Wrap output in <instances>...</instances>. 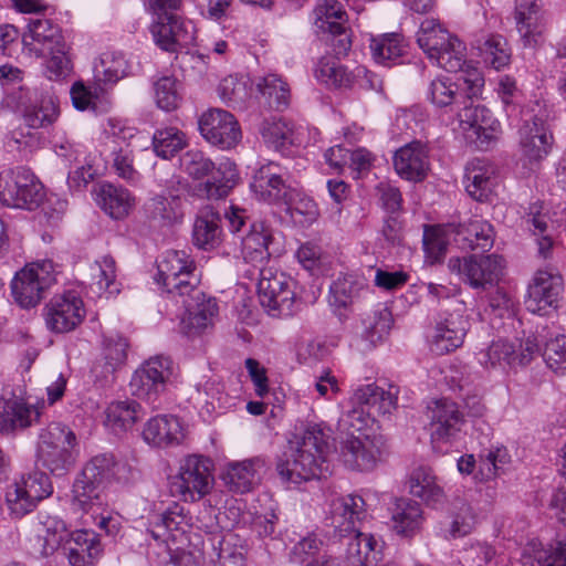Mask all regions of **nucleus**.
Wrapping results in <instances>:
<instances>
[{
  "mask_svg": "<svg viewBox=\"0 0 566 566\" xmlns=\"http://www.w3.org/2000/svg\"><path fill=\"white\" fill-rule=\"evenodd\" d=\"M464 82L470 84L469 92L449 76H437L426 87V99L434 108L457 111L458 126L453 129L478 149L488 150L497 140L501 124L485 106L472 103V96L483 86V77L474 72L472 78H464Z\"/></svg>",
  "mask_w": 566,
  "mask_h": 566,
  "instance_id": "f257e3e1",
  "label": "nucleus"
},
{
  "mask_svg": "<svg viewBox=\"0 0 566 566\" xmlns=\"http://www.w3.org/2000/svg\"><path fill=\"white\" fill-rule=\"evenodd\" d=\"M331 438L332 430L325 423H307L303 432L289 442V449L277 461L276 470L282 481L301 484L325 478Z\"/></svg>",
  "mask_w": 566,
  "mask_h": 566,
  "instance_id": "f03ea898",
  "label": "nucleus"
},
{
  "mask_svg": "<svg viewBox=\"0 0 566 566\" xmlns=\"http://www.w3.org/2000/svg\"><path fill=\"white\" fill-rule=\"evenodd\" d=\"M180 169L199 182L193 193L200 199L221 200L229 196L239 182L237 165L230 159L216 165L199 149H189L179 158Z\"/></svg>",
  "mask_w": 566,
  "mask_h": 566,
  "instance_id": "7ed1b4c3",
  "label": "nucleus"
},
{
  "mask_svg": "<svg viewBox=\"0 0 566 566\" xmlns=\"http://www.w3.org/2000/svg\"><path fill=\"white\" fill-rule=\"evenodd\" d=\"M80 454L74 431L62 422H51L38 436L36 462L54 476L66 475Z\"/></svg>",
  "mask_w": 566,
  "mask_h": 566,
  "instance_id": "20e7f679",
  "label": "nucleus"
},
{
  "mask_svg": "<svg viewBox=\"0 0 566 566\" xmlns=\"http://www.w3.org/2000/svg\"><path fill=\"white\" fill-rule=\"evenodd\" d=\"M117 471L118 463L112 454L93 457L73 483L71 509L74 512H97L104 504L103 490Z\"/></svg>",
  "mask_w": 566,
  "mask_h": 566,
  "instance_id": "39448f33",
  "label": "nucleus"
},
{
  "mask_svg": "<svg viewBox=\"0 0 566 566\" xmlns=\"http://www.w3.org/2000/svg\"><path fill=\"white\" fill-rule=\"evenodd\" d=\"M213 463L203 455L190 454L180 461L178 473L169 478V492L184 502H198L214 484Z\"/></svg>",
  "mask_w": 566,
  "mask_h": 566,
  "instance_id": "423d86ee",
  "label": "nucleus"
},
{
  "mask_svg": "<svg viewBox=\"0 0 566 566\" xmlns=\"http://www.w3.org/2000/svg\"><path fill=\"white\" fill-rule=\"evenodd\" d=\"M518 145L523 158L533 167L552 151L554 137L546 122V112L538 103L520 109Z\"/></svg>",
  "mask_w": 566,
  "mask_h": 566,
  "instance_id": "0eeeda50",
  "label": "nucleus"
},
{
  "mask_svg": "<svg viewBox=\"0 0 566 566\" xmlns=\"http://www.w3.org/2000/svg\"><path fill=\"white\" fill-rule=\"evenodd\" d=\"M196 271L195 261L185 251L170 250L157 262L154 280L161 292L174 298L185 297L189 290L200 283Z\"/></svg>",
  "mask_w": 566,
  "mask_h": 566,
  "instance_id": "6e6552de",
  "label": "nucleus"
},
{
  "mask_svg": "<svg viewBox=\"0 0 566 566\" xmlns=\"http://www.w3.org/2000/svg\"><path fill=\"white\" fill-rule=\"evenodd\" d=\"M171 359L163 355L145 360L132 375V395L144 400L153 410L159 408L160 397L166 391L171 376Z\"/></svg>",
  "mask_w": 566,
  "mask_h": 566,
  "instance_id": "1a4fd4ad",
  "label": "nucleus"
},
{
  "mask_svg": "<svg viewBox=\"0 0 566 566\" xmlns=\"http://www.w3.org/2000/svg\"><path fill=\"white\" fill-rule=\"evenodd\" d=\"M53 493L50 478L42 471L22 474L7 486L6 504L11 516L21 518Z\"/></svg>",
  "mask_w": 566,
  "mask_h": 566,
  "instance_id": "9d476101",
  "label": "nucleus"
},
{
  "mask_svg": "<svg viewBox=\"0 0 566 566\" xmlns=\"http://www.w3.org/2000/svg\"><path fill=\"white\" fill-rule=\"evenodd\" d=\"M55 282L54 264L50 260L33 262L18 271L10 289L13 301L21 308H33L43 298V293Z\"/></svg>",
  "mask_w": 566,
  "mask_h": 566,
  "instance_id": "9b49d317",
  "label": "nucleus"
},
{
  "mask_svg": "<svg viewBox=\"0 0 566 566\" xmlns=\"http://www.w3.org/2000/svg\"><path fill=\"white\" fill-rule=\"evenodd\" d=\"M43 198V186L29 169L20 167L0 174V202L3 206L33 210Z\"/></svg>",
  "mask_w": 566,
  "mask_h": 566,
  "instance_id": "f8f14e48",
  "label": "nucleus"
},
{
  "mask_svg": "<svg viewBox=\"0 0 566 566\" xmlns=\"http://www.w3.org/2000/svg\"><path fill=\"white\" fill-rule=\"evenodd\" d=\"M448 269L472 289L486 290L497 284L504 269V260L496 254L450 258Z\"/></svg>",
  "mask_w": 566,
  "mask_h": 566,
  "instance_id": "ddd939ff",
  "label": "nucleus"
},
{
  "mask_svg": "<svg viewBox=\"0 0 566 566\" xmlns=\"http://www.w3.org/2000/svg\"><path fill=\"white\" fill-rule=\"evenodd\" d=\"M563 292L564 280L557 270H537L527 286L525 308L533 314L548 315L559 307Z\"/></svg>",
  "mask_w": 566,
  "mask_h": 566,
  "instance_id": "4468645a",
  "label": "nucleus"
},
{
  "mask_svg": "<svg viewBox=\"0 0 566 566\" xmlns=\"http://www.w3.org/2000/svg\"><path fill=\"white\" fill-rule=\"evenodd\" d=\"M430 438L432 448L441 453L459 440L461 428L464 423L463 415L455 402L448 399L436 400L429 407Z\"/></svg>",
  "mask_w": 566,
  "mask_h": 566,
  "instance_id": "2eb2a0df",
  "label": "nucleus"
},
{
  "mask_svg": "<svg viewBox=\"0 0 566 566\" xmlns=\"http://www.w3.org/2000/svg\"><path fill=\"white\" fill-rule=\"evenodd\" d=\"M44 319L49 331L69 333L85 318L84 302L75 291H65L54 295L44 307Z\"/></svg>",
  "mask_w": 566,
  "mask_h": 566,
  "instance_id": "dca6fc26",
  "label": "nucleus"
},
{
  "mask_svg": "<svg viewBox=\"0 0 566 566\" xmlns=\"http://www.w3.org/2000/svg\"><path fill=\"white\" fill-rule=\"evenodd\" d=\"M335 441L339 460L349 469L369 471L380 459L379 440L364 432L357 436H339Z\"/></svg>",
  "mask_w": 566,
  "mask_h": 566,
  "instance_id": "f3484780",
  "label": "nucleus"
},
{
  "mask_svg": "<svg viewBox=\"0 0 566 566\" xmlns=\"http://www.w3.org/2000/svg\"><path fill=\"white\" fill-rule=\"evenodd\" d=\"M201 136L211 145L222 150L235 147L242 133L235 117L228 111L212 108L205 112L198 120Z\"/></svg>",
  "mask_w": 566,
  "mask_h": 566,
  "instance_id": "a211bd4d",
  "label": "nucleus"
},
{
  "mask_svg": "<svg viewBox=\"0 0 566 566\" xmlns=\"http://www.w3.org/2000/svg\"><path fill=\"white\" fill-rule=\"evenodd\" d=\"M286 176L279 164L269 161L255 169L250 189L259 201L282 206L293 189V186L287 184Z\"/></svg>",
  "mask_w": 566,
  "mask_h": 566,
  "instance_id": "6ab92c4d",
  "label": "nucleus"
},
{
  "mask_svg": "<svg viewBox=\"0 0 566 566\" xmlns=\"http://www.w3.org/2000/svg\"><path fill=\"white\" fill-rule=\"evenodd\" d=\"M469 331L468 318L459 312L440 314L428 336L430 350L446 355L459 348Z\"/></svg>",
  "mask_w": 566,
  "mask_h": 566,
  "instance_id": "aec40b11",
  "label": "nucleus"
},
{
  "mask_svg": "<svg viewBox=\"0 0 566 566\" xmlns=\"http://www.w3.org/2000/svg\"><path fill=\"white\" fill-rule=\"evenodd\" d=\"M176 302H181L185 307L182 324L190 335L201 334L211 327L219 312L217 300L208 296L199 285L189 290L185 297H177Z\"/></svg>",
  "mask_w": 566,
  "mask_h": 566,
  "instance_id": "412c9836",
  "label": "nucleus"
},
{
  "mask_svg": "<svg viewBox=\"0 0 566 566\" xmlns=\"http://www.w3.org/2000/svg\"><path fill=\"white\" fill-rule=\"evenodd\" d=\"M397 174L408 180L418 182L426 178L429 170V149L420 140H413L400 147L394 156Z\"/></svg>",
  "mask_w": 566,
  "mask_h": 566,
  "instance_id": "4be33fe9",
  "label": "nucleus"
},
{
  "mask_svg": "<svg viewBox=\"0 0 566 566\" xmlns=\"http://www.w3.org/2000/svg\"><path fill=\"white\" fill-rule=\"evenodd\" d=\"M71 566H93L102 556L103 547L98 534L92 530H75L63 546Z\"/></svg>",
  "mask_w": 566,
  "mask_h": 566,
  "instance_id": "5701e85b",
  "label": "nucleus"
},
{
  "mask_svg": "<svg viewBox=\"0 0 566 566\" xmlns=\"http://www.w3.org/2000/svg\"><path fill=\"white\" fill-rule=\"evenodd\" d=\"M365 516V501L360 495L347 494L333 500L331 504L332 524L340 537L359 528Z\"/></svg>",
  "mask_w": 566,
  "mask_h": 566,
  "instance_id": "b1692460",
  "label": "nucleus"
},
{
  "mask_svg": "<svg viewBox=\"0 0 566 566\" xmlns=\"http://www.w3.org/2000/svg\"><path fill=\"white\" fill-rule=\"evenodd\" d=\"M64 42L59 25L48 19H31L28 32L22 36L24 48L39 57L45 56L48 50L61 48Z\"/></svg>",
  "mask_w": 566,
  "mask_h": 566,
  "instance_id": "393cba45",
  "label": "nucleus"
},
{
  "mask_svg": "<svg viewBox=\"0 0 566 566\" xmlns=\"http://www.w3.org/2000/svg\"><path fill=\"white\" fill-rule=\"evenodd\" d=\"M497 184L495 166L484 159L475 158L465 167L464 185L471 198L486 201Z\"/></svg>",
  "mask_w": 566,
  "mask_h": 566,
  "instance_id": "a878e982",
  "label": "nucleus"
},
{
  "mask_svg": "<svg viewBox=\"0 0 566 566\" xmlns=\"http://www.w3.org/2000/svg\"><path fill=\"white\" fill-rule=\"evenodd\" d=\"M181 198L177 195H157L144 206L145 217L149 227L164 229L172 227L182 220Z\"/></svg>",
  "mask_w": 566,
  "mask_h": 566,
  "instance_id": "bb28decb",
  "label": "nucleus"
},
{
  "mask_svg": "<svg viewBox=\"0 0 566 566\" xmlns=\"http://www.w3.org/2000/svg\"><path fill=\"white\" fill-rule=\"evenodd\" d=\"M350 405L364 408L368 415H386L396 408L397 397L391 390L385 391L376 384L358 386L350 397Z\"/></svg>",
  "mask_w": 566,
  "mask_h": 566,
  "instance_id": "cd10ccee",
  "label": "nucleus"
},
{
  "mask_svg": "<svg viewBox=\"0 0 566 566\" xmlns=\"http://www.w3.org/2000/svg\"><path fill=\"white\" fill-rule=\"evenodd\" d=\"M188 517L182 505L174 502L163 513L155 514L149 520V533L155 541H175L176 532L185 533Z\"/></svg>",
  "mask_w": 566,
  "mask_h": 566,
  "instance_id": "c85d7f7f",
  "label": "nucleus"
},
{
  "mask_svg": "<svg viewBox=\"0 0 566 566\" xmlns=\"http://www.w3.org/2000/svg\"><path fill=\"white\" fill-rule=\"evenodd\" d=\"M406 485L411 495L419 497L427 505L436 506L444 502V491L429 467L421 465L413 469L408 475Z\"/></svg>",
  "mask_w": 566,
  "mask_h": 566,
  "instance_id": "c756f323",
  "label": "nucleus"
},
{
  "mask_svg": "<svg viewBox=\"0 0 566 566\" xmlns=\"http://www.w3.org/2000/svg\"><path fill=\"white\" fill-rule=\"evenodd\" d=\"M424 522L421 505L410 499H397L391 507L392 530L401 536L412 537L420 532Z\"/></svg>",
  "mask_w": 566,
  "mask_h": 566,
  "instance_id": "7c9ffc66",
  "label": "nucleus"
},
{
  "mask_svg": "<svg viewBox=\"0 0 566 566\" xmlns=\"http://www.w3.org/2000/svg\"><path fill=\"white\" fill-rule=\"evenodd\" d=\"M149 31L155 44L166 52H176L179 45L187 44L192 39L181 17L164 21L151 20Z\"/></svg>",
  "mask_w": 566,
  "mask_h": 566,
  "instance_id": "2f4dec72",
  "label": "nucleus"
},
{
  "mask_svg": "<svg viewBox=\"0 0 566 566\" xmlns=\"http://www.w3.org/2000/svg\"><path fill=\"white\" fill-rule=\"evenodd\" d=\"M241 253L245 262L252 263L255 268H262L265 261L272 255L271 244L273 238L271 231L263 224H252L250 231L240 237Z\"/></svg>",
  "mask_w": 566,
  "mask_h": 566,
  "instance_id": "473e14b6",
  "label": "nucleus"
},
{
  "mask_svg": "<svg viewBox=\"0 0 566 566\" xmlns=\"http://www.w3.org/2000/svg\"><path fill=\"white\" fill-rule=\"evenodd\" d=\"M521 563L523 566H566V541L543 545L536 539L527 542L522 548Z\"/></svg>",
  "mask_w": 566,
  "mask_h": 566,
  "instance_id": "72a5a7b5",
  "label": "nucleus"
},
{
  "mask_svg": "<svg viewBox=\"0 0 566 566\" xmlns=\"http://www.w3.org/2000/svg\"><path fill=\"white\" fill-rule=\"evenodd\" d=\"M263 465L264 462L260 458L230 462L221 479L229 491L243 494L252 490L256 481V473Z\"/></svg>",
  "mask_w": 566,
  "mask_h": 566,
  "instance_id": "f704fd0d",
  "label": "nucleus"
},
{
  "mask_svg": "<svg viewBox=\"0 0 566 566\" xmlns=\"http://www.w3.org/2000/svg\"><path fill=\"white\" fill-rule=\"evenodd\" d=\"M143 438L148 444L161 448L180 443L184 434L177 418L156 416L147 421Z\"/></svg>",
  "mask_w": 566,
  "mask_h": 566,
  "instance_id": "c9c22d12",
  "label": "nucleus"
},
{
  "mask_svg": "<svg viewBox=\"0 0 566 566\" xmlns=\"http://www.w3.org/2000/svg\"><path fill=\"white\" fill-rule=\"evenodd\" d=\"M265 145L282 154L296 144V135L292 122L277 116L264 118L259 128Z\"/></svg>",
  "mask_w": 566,
  "mask_h": 566,
  "instance_id": "e433bc0d",
  "label": "nucleus"
},
{
  "mask_svg": "<svg viewBox=\"0 0 566 566\" xmlns=\"http://www.w3.org/2000/svg\"><path fill=\"white\" fill-rule=\"evenodd\" d=\"M40 415L38 407L19 399H10L0 408V432L28 428L39 420Z\"/></svg>",
  "mask_w": 566,
  "mask_h": 566,
  "instance_id": "4c0bfd02",
  "label": "nucleus"
},
{
  "mask_svg": "<svg viewBox=\"0 0 566 566\" xmlns=\"http://www.w3.org/2000/svg\"><path fill=\"white\" fill-rule=\"evenodd\" d=\"M220 216L210 208L202 209L192 228V241L202 250H211L221 242L222 229Z\"/></svg>",
  "mask_w": 566,
  "mask_h": 566,
  "instance_id": "58836bf2",
  "label": "nucleus"
},
{
  "mask_svg": "<svg viewBox=\"0 0 566 566\" xmlns=\"http://www.w3.org/2000/svg\"><path fill=\"white\" fill-rule=\"evenodd\" d=\"M282 206L295 224L308 228L317 221L319 209L315 200L303 190L293 187Z\"/></svg>",
  "mask_w": 566,
  "mask_h": 566,
  "instance_id": "ea45409f",
  "label": "nucleus"
},
{
  "mask_svg": "<svg viewBox=\"0 0 566 566\" xmlns=\"http://www.w3.org/2000/svg\"><path fill=\"white\" fill-rule=\"evenodd\" d=\"M515 19L517 30L525 45H537L543 33L539 6L535 1H528L526 3L520 2L516 6Z\"/></svg>",
  "mask_w": 566,
  "mask_h": 566,
  "instance_id": "a19ab883",
  "label": "nucleus"
},
{
  "mask_svg": "<svg viewBox=\"0 0 566 566\" xmlns=\"http://www.w3.org/2000/svg\"><path fill=\"white\" fill-rule=\"evenodd\" d=\"M515 19L517 30L525 45H537L543 33L539 6L535 1H528L526 3L520 2L516 6Z\"/></svg>",
  "mask_w": 566,
  "mask_h": 566,
  "instance_id": "79ce46f5",
  "label": "nucleus"
},
{
  "mask_svg": "<svg viewBox=\"0 0 566 566\" xmlns=\"http://www.w3.org/2000/svg\"><path fill=\"white\" fill-rule=\"evenodd\" d=\"M515 19L517 30L525 45H537L543 33L539 6L535 1H528L526 3L520 2L516 6Z\"/></svg>",
  "mask_w": 566,
  "mask_h": 566,
  "instance_id": "37998d69",
  "label": "nucleus"
},
{
  "mask_svg": "<svg viewBox=\"0 0 566 566\" xmlns=\"http://www.w3.org/2000/svg\"><path fill=\"white\" fill-rule=\"evenodd\" d=\"M146 415V410L136 400H118L107 407L106 424L115 432L126 431Z\"/></svg>",
  "mask_w": 566,
  "mask_h": 566,
  "instance_id": "c03bdc74",
  "label": "nucleus"
},
{
  "mask_svg": "<svg viewBox=\"0 0 566 566\" xmlns=\"http://www.w3.org/2000/svg\"><path fill=\"white\" fill-rule=\"evenodd\" d=\"M97 203L113 219L126 217L133 206L130 192L112 184H103L97 192Z\"/></svg>",
  "mask_w": 566,
  "mask_h": 566,
  "instance_id": "a18cd8bd",
  "label": "nucleus"
},
{
  "mask_svg": "<svg viewBox=\"0 0 566 566\" xmlns=\"http://www.w3.org/2000/svg\"><path fill=\"white\" fill-rule=\"evenodd\" d=\"M479 363L486 368L507 370L517 366L518 355L514 343L499 339L478 354Z\"/></svg>",
  "mask_w": 566,
  "mask_h": 566,
  "instance_id": "49530a36",
  "label": "nucleus"
},
{
  "mask_svg": "<svg viewBox=\"0 0 566 566\" xmlns=\"http://www.w3.org/2000/svg\"><path fill=\"white\" fill-rule=\"evenodd\" d=\"M370 50L376 63L390 67L399 63L403 56L406 45L402 35L398 33H387L378 38H373Z\"/></svg>",
  "mask_w": 566,
  "mask_h": 566,
  "instance_id": "de8ad7c7",
  "label": "nucleus"
},
{
  "mask_svg": "<svg viewBox=\"0 0 566 566\" xmlns=\"http://www.w3.org/2000/svg\"><path fill=\"white\" fill-rule=\"evenodd\" d=\"M265 104L275 111H284L291 101V90L286 81L277 74H268L256 83Z\"/></svg>",
  "mask_w": 566,
  "mask_h": 566,
  "instance_id": "09e8293b",
  "label": "nucleus"
},
{
  "mask_svg": "<svg viewBox=\"0 0 566 566\" xmlns=\"http://www.w3.org/2000/svg\"><path fill=\"white\" fill-rule=\"evenodd\" d=\"M334 56H323L315 67V77L322 84L335 88L353 87V75Z\"/></svg>",
  "mask_w": 566,
  "mask_h": 566,
  "instance_id": "8fccbe9b",
  "label": "nucleus"
},
{
  "mask_svg": "<svg viewBox=\"0 0 566 566\" xmlns=\"http://www.w3.org/2000/svg\"><path fill=\"white\" fill-rule=\"evenodd\" d=\"M43 534L39 535L42 556H51L70 538L73 531L69 530L64 520L59 516H46L42 521Z\"/></svg>",
  "mask_w": 566,
  "mask_h": 566,
  "instance_id": "3c124183",
  "label": "nucleus"
},
{
  "mask_svg": "<svg viewBox=\"0 0 566 566\" xmlns=\"http://www.w3.org/2000/svg\"><path fill=\"white\" fill-rule=\"evenodd\" d=\"M458 234L462 237L464 247L471 250L488 251L493 247L494 231L492 224L482 219H471L460 224Z\"/></svg>",
  "mask_w": 566,
  "mask_h": 566,
  "instance_id": "603ef678",
  "label": "nucleus"
},
{
  "mask_svg": "<svg viewBox=\"0 0 566 566\" xmlns=\"http://www.w3.org/2000/svg\"><path fill=\"white\" fill-rule=\"evenodd\" d=\"M151 145L156 156L170 159L188 145V139L181 129L168 126L155 130Z\"/></svg>",
  "mask_w": 566,
  "mask_h": 566,
  "instance_id": "864d4df0",
  "label": "nucleus"
},
{
  "mask_svg": "<svg viewBox=\"0 0 566 566\" xmlns=\"http://www.w3.org/2000/svg\"><path fill=\"white\" fill-rule=\"evenodd\" d=\"M128 64L119 52L107 51L94 64V78L104 84H115L127 74Z\"/></svg>",
  "mask_w": 566,
  "mask_h": 566,
  "instance_id": "5fc2aeb1",
  "label": "nucleus"
},
{
  "mask_svg": "<svg viewBox=\"0 0 566 566\" xmlns=\"http://www.w3.org/2000/svg\"><path fill=\"white\" fill-rule=\"evenodd\" d=\"M455 35L450 34L432 19L421 22L417 33V42L427 56L431 60L434 54Z\"/></svg>",
  "mask_w": 566,
  "mask_h": 566,
  "instance_id": "6e6d98bb",
  "label": "nucleus"
},
{
  "mask_svg": "<svg viewBox=\"0 0 566 566\" xmlns=\"http://www.w3.org/2000/svg\"><path fill=\"white\" fill-rule=\"evenodd\" d=\"M480 55L484 63L500 71L509 65L511 52L506 40L500 34H492L478 44Z\"/></svg>",
  "mask_w": 566,
  "mask_h": 566,
  "instance_id": "4d7b16f0",
  "label": "nucleus"
},
{
  "mask_svg": "<svg viewBox=\"0 0 566 566\" xmlns=\"http://www.w3.org/2000/svg\"><path fill=\"white\" fill-rule=\"evenodd\" d=\"M346 560L349 566H365L370 553L375 551L376 539L369 533H364L359 528L352 531L347 535Z\"/></svg>",
  "mask_w": 566,
  "mask_h": 566,
  "instance_id": "13d9d810",
  "label": "nucleus"
},
{
  "mask_svg": "<svg viewBox=\"0 0 566 566\" xmlns=\"http://www.w3.org/2000/svg\"><path fill=\"white\" fill-rule=\"evenodd\" d=\"M480 515L471 503H462L446 528L442 530L443 537L460 538L469 535L479 523Z\"/></svg>",
  "mask_w": 566,
  "mask_h": 566,
  "instance_id": "bf43d9fd",
  "label": "nucleus"
},
{
  "mask_svg": "<svg viewBox=\"0 0 566 566\" xmlns=\"http://www.w3.org/2000/svg\"><path fill=\"white\" fill-rule=\"evenodd\" d=\"M549 217L547 213L537 210V208L531 207L528 213L527 223L532 227L531 231L536 238L538 255L547 259L552 254L554 245L553 237L551 233L552 226L549 224Z\"/></svg>",
  "mask_w": 566,
  "mask_h": 566,
  "instance_id": "052dcab7",
  "label": "nucleus"
},
{
  "mask_svg": "<svg viewBox=\"0 0 566 566\" xmlns=\"http://www.w3.org/2000/svg\"><path fill=\"white\" fill-rule=\"evenodd\" d=\"M59 116V106L54 97L42 98L39 103L28 105L23 109L24 123L31 128H43L52 125Z\"/></svg>",
  "mask_w": 566,
  "mask_h": 566,
  "instance_id": "680f3d73",
  "label": "nucleus"
},
{
  "mask_svg": "<svg viewBox=\"0 0 566 566\" xmlns=\"http://www.w3.org/2000/svg\"><path fill=\"white\" fill-rule=\"evenodd\" d=\"M361 339L366 343L365 349H370L389 333L391 315L386 308L376 311L363 319Z\"/></svg>",
  "mask_w": 566,
  "mask_h": 566,
  "instance_id": "e2e57ef3",
  "label": "nucleus"
},
{
  "mask_svg": "<svg viewBox=\"0 0 566 566\" xmlns=\"http://www.w3.org/2000/svg\"><path fill=\"white\" fill-rule=\"evenodd\" d=\"M465 51L464 43L454 36L433 55L431 61L448 72L463 71L467 66Z\"/></svg>",
  "mask_w": 566,
  "mask_h": 566,
  "instance_id": "0e129e2a",
  "label": "nucleus"
},
{
  "mask_svg": "<svg viewBox=\"0 0 566 566\" xmlns=\"http://www.w3.org/2000/svg\"><path fill=\"white\" fill-rule=\"evenodd\" d=\"M69 45L64 42L61 48H53V50L46 51L49 59L44 64V75L48 80L62 82L71 75L73 64L69 55Z\"/></svg>",
  "mask_w": 566,
  "mask_h": 566,
  "instance_id": "69168bd1",
  "label": "nucleus"
},
{
  "mask_svg": "<svg viewBox=\"0 0 566 566\" xmlns=\"http://www.w3.org/2000/svg\"><path fill=\"white\" fill-rule=\"evenodd\" d=\"M286 285H294V281L285 273L273 268H259L256 289L261 305H269L272 302L273 290H280Z\"/></svg>",
  "mask_w": 566,
  "mask_h": 566,
  "instance_id": "338daca9",
  "label": "nucleus"
},
{
  "mask_svg": "<svg viewBox=\"0 0 566 566\" xmlns=\"http://www.w3.org/2000/svg\"><path fill=\"white\" fill-rule=\"evenodd\" d=\"M128 343L126 338L122 336L109 337L105 340L104 346V365L101 376L104 379H108L113 376L116 370L124 366L127 359Z\"/></svg>",
  "mask_w": 566,
  "mask_h": 566,
  "instance_id": "774afa93",
  "label": "nucleus"
}]
</instances>
